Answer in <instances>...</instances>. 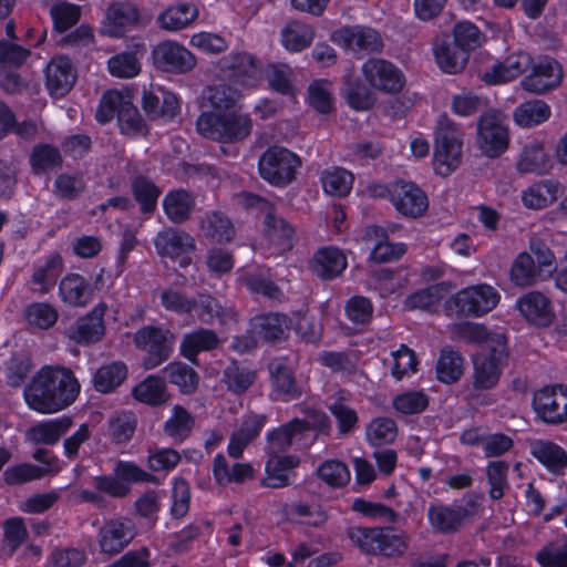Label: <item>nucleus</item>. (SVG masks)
I'll return each mask as SVG.
<instances>
[{"label":"nucleus","mask_w":567,"mask_h":567,"mask_svg":"<svg viewBox=\"0 0 567 567\" xmlns=\"http://www.w3.org/2000/svg\"><path fill=\"white\" fill-rule=\"evenodd\" d=\"M328 417L326 414L312 411L306 420L293 419L279 427L272 429L266 434V454L286 455L285 453L293 445L302 446L306 437L313 429H326Z\"/></svg>","instance_id":"nucleus-4"},{"label":"nucleus","mask_w":567,"mask_h":567,"mask_svg":"<svg viewBox=\"0 0 567 567\" xmlns=\"http://www.w3.org/2000/svg\"><path fill=\"white\" fill-rule=\"evenodd\" d=\"M300 159L285 147L268 148L259 158L258 169L260 176L269 184L282 187L289 184L296 174Z\"/></svg>","instance_id":"nucleus-10"},{"label":"nucleus","mask_w":567,"mask_h":567,"mask_svg":"<svg viewBox=\"0 0 567 567\" xmlns=\"http://www.w3.org/2000/svg\"><path fill=\"white\" fill-rule=\"evenodd\" d=\"M193 308L189 317L203 323H213L218 320L221 324L235 322L236 312L231 308H223L220 303L209 295L199 293L193 298Z\"/></svg>","instance_id":"nucleus-27"},{"label":"nucleus","mask_w":567,"mask_h":567,"mask_svg":"<svg viewBox=\"0 0 567 567\" xmlns=\"http://www.w3.org/2000/svg\"><path fill=\"white\" fill-rule=\"evenodd\" d=\"M266 422L267 416L265 414L245 416L239 429L230 436L227 447L228 455L233 458H239L248 444L259 435Z\"/></svg>","instance_id":"nucleus-32"},{"label":"nucleus","mask_w":567,"mask_h":567,"mask_svg":"<svg viewBox=\"0 0 567 567\" xmlns=\"http://www.w3.org/2000/svg\"><path fill=\"white\" fill-rule=\"evenodd\" d=\"M427 520L435 533L451 534L456 532L467 518V509L463 506L433 504L427 508Z\"/></svg>","instance_id":"nucleus-23"},{"label":"nucleus","mask_w":567,"mask_h":567,"mask_svg":"<svg viewBox=\"0 0 567 567\" xmlns=\"http://www.w3.org/2000/svg\"><path fill=\"white\" fill-rule=\"evenodd\" d=\"M265 466L266 476L261 481L265 487L280 488L289 484L287 472L298 464V460L291 455L267 454Z\"/></svg>","instance_id":"nucleus-39"},{"label":"nucleus","mask_w":567,"mask_h":567,"mask_svg":"<svg viewBox=\"0 0 567 567\" xmlns=\"http://www.w3.org/2000/svg\"><path fill=\"white\" fill-rule=\"evenodd\" d=\"M348 535L352 544L362 551L386 557L402 556L409 542L405 533H394L391 528L352 527Z\"/></svg>","instance_id":"nucleus-6"},{"label":"nucleus","mask_w":567,"mask_h":567,"mask_svg":"<svg viewBox=\"0 0 567 567\" xmlns=\"http://www.w3.org/2000/svg\"><path fill=\"white\" fill-rule=\"evenodd\" d=\"M508 130L497 112L484 113L477 122L476 144L484 155L494 158L508 147Z\"/></svg>","instance_id":"nucleus-13"},{"label":"nucleus","mask_w":567,"mask_h":567,"mask_svg":"<svg viewBox=\"0 0 567 567\" xmlns=\"http://www.w3.org/2000/svg\"><path fill=\"white\" fill-rule=\"evenodd\" d=\"M318 477L331 487H342L350 482L348 466L338 460H328L317 468Z\"/></svg>","instance_id":"nucleus-62"},{"label":"nucleus","mask_w":567,"mask_h":567,"mask_svg":"<svg viewBox=\"0 0 567 567\" xmlns=\"http://www.w3.org/2000/svg\"><path fill=\"white\" fill-rule=\"evenodd\" d=\"M331 40L333 43L354 54L379 53L383 49L380 33L370 27L350 25L336 30Z\"/></svg>","instance_id":"nucleus-14"},{"label":"nucleus","mask_w":567,"mask_h":567,"mask_svg":"<svg viewBox=\"0 0 567 567\" xmlns=\"http://www.w3.org/2000/svg\"><path fill=\"white\" fill-rule=\"evenodd\" d=\"M194 425V419L181 405H175L172 409V415L167 419L164 425L165 433L176 442L184 441L190 433Z\"/></svg>","instance_id":"nucleus-57"},{"label":"nucleus","mask_w":567,"mask_h":567,"mask_svg":"<svg viewBox=\"0 0 567 567\" xmlns=\"http://www.w3.org/2000/svg\"><path fill=\"white\" fill-rule=\"evenodd\" d=\"M250 332L260 341L278 340L284 337L289 327V320L280 313L256 316L250 320Z\"/></svg>","instance_id":"nucleus-38"},{"label":"nucleus","mask_w":567,"mask_h":567,"mask_svg":"<svg viewBox=\"0 0 567 567\" xmlns=\"http://www.w3.org/2000/svg\"><path fill=\"white\" fill-rule=\"evenodd\" d=\"M80 392V384L73 373L63 368H42L24 390L30 409L50 414L72 404Z\"/></svg>","instance_id":"nucleus-1"},{"label":"nucleus","mask_w":567,"mask_h":567,"mask_svg":"<svg viewBox=\"0 0 567 567\" xmlns=\"http://www.w3.org/2000/svg\"><path fill=\"white\" fill-rule=\"evenodd\" d=\"M28 530L21 517H12L3 523V550L12 556L27 542Z\"/></svg>","instance_id":"nucleus-63"},{"label":"nucleus","mask_w":567,"mask_h":567,"mask_svg":"<svg viewBox=\"0 0 567 567\" xmlns=\"http://www.w3.org/2000/svg\"><path fill=\"white\" fill-rule=\"evenodd\" d=\"M499 299L494 287L481 284L461 289L452 297L451 303L463 316L480 317L492 311Z\"/></svg>","instance_id":"nucleus-12"},{"label":"nucleus","mask_w":567,"mask_h":567,"mask_svg":"<svg viewBox=\"0 0 567 567\" xmlns=\"http://www.w3.org/2000/svg\"><path fill=\"white\" fill-rule=\"evenodd\" d=\"M396 435L398 426L390 417H375L365 429L367 440L373 446L391 444L394 442Z\"/></svg>","instance_id":"nucleus-56"},{"label":"nucleus","mask_w":567,"mask_h":567,"mask_svg":"<svg viewBox=\"0 0 567 567\" xmlns=\"http://www.w3.org/2000/svg\"><path fill=\"white\" fill-rule=\"evenodd\" d=\"M373 195L389 196L395 209L406 217H419L429 206L427 196L413 182L398 181L390 186L379 185L374 187Z\"/></svg>","instance_id":"nucleus-9"},{"label":"nucleus","mask_w":567,"mask_h":567,"mask_svg":"<svg viewBox=\"0 0 567 567\" xmlns=\"http://www.w3.org/2000/svg\"><path fill=\"white\" fill-rule=\"evenodd\" d=\"M321 183L323 190L337 197L348 195L352 188L353 175L341 167H331L321 173Z\"/></svg>","instance_id":"nucleus-50"},{"label":"nucleus","mask_w":567,"mask_h":567,"mask_svg":"<svg viewBox=\"0 0 567 567\" xmlns=\"http://www.w3.org/2000/svg\"><path fill=\"white\" fill-rule=\"evenodd\" d=\"M507 358L508 347L506 337H494L489 348H482L481 351L473 357L474 388L478 390L494 388L498 383Z\"/></svg>","instance_id":"nucleus-7"},{"label":"nucleus","mask_w":567,"mask_h":567,"mask_svg":"<svg viewBox=\"0 0 567 567\" xmlns=\"http://www.w3.org/2000/svg\"><path fill=\"white\" fill-rule=\"evenodd\" d=\"M265 234L269 243L276 246L278 251H285L292 247L293 229L272 212L266 215Z\"/></svg>","instance_id":"nucleus-46"},{"label":"nucleus","mask_w":567,"mask_h":567,"mask_svg":"<svg viewBox=\"0 0 567 567\" xmlns=\"http://www.w3.org/2000/svg\"><path fill=\"white\" fill-rule=\"evenodd\" d=\"M308 103L317 112L328 114L333 107L332 83L328 80H316L308 87Z\"/></svg>","instance_id":"nucleus-59"},{"label":"nucleus","mask_w":567,"mask_h":567,"mask_svg":"<svg viewBox=\"0 0 567 567\" xmlns=\"http://www.w3.org/2000/svg\"><path fill=\"white\" fill-rule=\"evenodd\" d=\"M540 271L536 268L533 257L527 252L519 254L511 268V280L517 287H529L537 282Z\"/></svg>","instance_id":"nucleus-52"},{"label":"nucleus","mask_w":567,"mask_h":567,"mask_svg":"<svg viewBox=\"0 0 567 567\" xmlns=\"http://www.w3.org/2000/svg\"><path fill=\"white\" fill-rule=\"evenodd\" d=\"M168 381L186 394L193 393L199 381L196 371L183 362H171L164 369Z\"/></svg>","instance_id":"nucleus-54"},{"label":"nucleus","mask_w":567,"mask_h":567,"mask_svg":"<svg viewBox=\"0 0 567 567\" xmlns=\"http://www.w3.org/2000/svg\"><path fill=\"white\" fill-rule=\"evenodd\" d=\"M280 37L285 49L290 52H300L313 41L315 30L309 24L293 20L282 28Z\"/></svg>","instance_id":"nucleus-41"},{"label":"nucleus","mask_w":567,"mask_h":567,"mask_svg":"<svg viewBox=\"0 0 567 567\" xmlns=\"http://www.w3.org/2000/svg\"><path fill=\"white\" fill-rule=\"evenodd\" d=\"M140 21L137 8L130 2H113L104 13L100 32L110 38H120L136 27Z\"/></svg>","instance_id":"nucleus-16"},{"label":"nucleus","mask_w":567,"mask_h":567,"mask_svg":"<svg viewBox=\"0 0 567 567\" xmlns=\"http://www.w3.org/2000/svg\"><path fill=\"white\" fill-rule=\"evenodd\" d=\"M196 128L205 138L220 143H237L251 133L252 122L248 114L237 111L203 112L196 121Z\"/></svg>","instance_id":"nucleus-3"},{"label":"nucleus","mask_w":567,"mask_h":567,"mask_svg":"<svg viewBox=\"0 0 567 567\" xmlns=\"http://www.w3.org/2000/svg\"><path fill=\"white\" fill-rule=\"evenodd\" d=\"M105 311V305L95 306L92 311L78 321L70 338L79 344H91L100 341L105 331L103 322Z\"/></svg>","instance_id":"nucleus-28"},{"label":"nucleus","mask_w":567,"mask_h":567,"mask_svg":"<svg viewBox=\"0 0 567 567\" xmlns=\"http://www.w3.org/2000/svg\"><path fill=\"white\" fill-rule=\"evenodd\" d=\"M153 60L157 68L176 73L188 72L196 64L193 53L174 40L159 42L153 49Z\"/></svg>","instance_id":"nucleus-15"},{"label":"nucleus","mask_w":567,"mask_h":567,"mask_svg":"<svg viewBox=\"0 0 567 567\" xmlns=\"http://www.w3.org/2000/svg\"><path fill=\"white\" fill-rule=\"evenodd\" d=\"M100 536L101 549L107 554H116L134 538L135 528L130 519H112L101 528Z\"/></svg>","instance_id":"nucleus-24"},{"label":"nucleus","mask_w":567,"mask_h":567,"mask_svg":"<svg viewBox=\"0 0 567 567\" xmlns=\"http://www.w3.org/2000/svg\"><path fill=\"white\" fill-rule=\"evenodd\" d=\"M551 115L550 107L540 100L519 104L514 111V121L520 127H532L546 122Z\"/></svg>","instance_id":"nucleus-44"},{"label":"nucleus","mask_w":567,"mask_h":567,"mask_svg":"<svg viewBox=\"0 0 567 567\" xmlns=\"http://www.w3.org/2000/svg\"><path fill=\"white\" fill-rule=\"evenodd\" d=\"M63 271V260L58 252L38 259L30 277V290L43 296L50 293Z\"/></svg>","instance_id":"nucleus-18"},{"label":"nucleus","mask_w":567,"mask_h":567,"mask_svg":"<svg viewBox=\"0 0 567 567\" xmlns=\"http://www.w3.org/2000/svg\"><path fill=\"white\" fill-rule=\"evenodd\" d=\"M563 192L564 187L559 182L543 179L526 187L520 198L526 208L539 210L554 204Z\"/></svg>","instance_id":"nucleus-25"},{"label":"nucleus","mask_w":567,"mask_h":567,"mask_svg":"<svg viewBox=\"0 0 567 567\" xmlns=\"http://www.w3.org/2000/svg\"><path fill=\"white\" fill-rule=\"evenodd\" d=\"M117 121L122 133L126 135H140L146 131L137 109L122 95V103L117 111Z\"/></svg>","instance_id":"nucleus-60"},{"label":"nucleus","mask_w":567,"mask_h":567,"mask_svg":"<svg viewBox=\"0 0 567 567\" xmlns=\"http://www.w3.org/2000/svg\"><path fill=\"white\" fill-rule=\"evenodd\" d=\"M175 339V334L164 327L145 326L138 329L133 341L137 349L147 352L143 367L151 370L166 361L173 352Z\"/></svg>","instance_id":"nucleus-8"},{"label":"nucleus","mask_w":567,"mask_h":567,"mask_svg":"<svg viewBox=\"0 0 567 567\" xmlns=\"http://www.w3.org/2000/svg\"><path fill=\"white\" fill-rule=\"evenodd\" d=\"M198 14L199 10L196 4L183 2L165 9L158 14L156 22L161 29L177 32L190 25Z\"/></svg>","instance_id":"nucleus-34"},{"label":"nucleus","mask_w":567,"mask_h":567,"mask_svg":"<svg viewBox=\"0 0 567 567\" xmlns=\"http://www.w3.org/2000/svg\"><path fill=\"white\" fill-rule=\"evenodd\" d=\"M364 82L384 94H396L405 85V76L393 62L382 58H369L361 65Z\"/></svg>","instance_id":"nucleus-11"},{"label":"nucleus","mask_w":567,"mask_h":567,"mask_svg":"<svg viewBox=\"0 0 567 567\" xmlns=\"http://www.w3.org/2000/svg\"><path fill=\"white\" fill-rule=\"evenodd\" d=\"M133 398L148 405H159L168 400L165 382L162 378L148 375L132 390Z\"/></svg>","instance_id":"nucleus-43"},{"label":"nucleus","mask_w":567,"mask_h":567,"mask_svg":"<svg viewBox=\"0 0 567 567\" xmlns=\"http://www.w3.org/2000/svg\"><path fill=\"white\" fill-rule=\"evenodd\" d=\"M47 87L52 96H64L76 81V72L68 56H54L45 70Z\"/></svg>","instance_id":"nucleus-21"},{"label":"nucleus","mask_w":567,"mask_h":567,"mask_svg":"<svg viewBox=\"0 0 567 567\" xmlns=\"http://www.w3.org/2000/svg\"><path fill=\"white\" fill-rule=\"evenodd\" d=\"M434 55L439 68L450 74L461 72L468 60L465 50L444 43L435 45Z\"/></svg>","instance_id":"nucleus-51"},{"label":"nucleus","mask_w":567,"mask_h":567,"mask_svg":"<svg viewBox=\"0 0 567 567\" xmlns=\"http://www.w3.org/2000/svg\"><path fill=\"white\" fill-rule=\"evenodd\" d=\"M142 106L151 118H162L166 122L176 115L179 102L174 93L156 87L144 92Z\"/></svg>","instance_id":"nucleus-26"},{"label":"nucleus","mask_w":567,"mask_h":567,"mask_svg":"<svg viewBox=\"0 0 567 567\" xmlns=\"http://www.w3.org/2000/svg\"><path fill=\"white\" fill-rule=\"evenodd\" d=\"M223 66L229 71L230 83L207 86L202 94L203 106L214 113L235 111L243 90L255 86L259 79V68L247 52L229 54L223 59Z\"/></svg>","instance_id":"nucleus-2"},{"label":"nucleus","mask_w":567,"mask_h":567,"mask_svg":"<svg viewBox=\"0 0 567 567\" xmlns=\"http://www.w3.org/2000/svg\"><path fill=\"white\" fill-rule=\"evenodd\" d=\"M218 346V337L213 330L198 329L186 333L181 342V353L189 361H195L199 352L209 351Z\"/></svg>","instance_id":"nucleus-42"},{"label":"nucleus","mask_w":567,"mask_h":567,"mask_svg":"<svg viewBox=\"0 0 567 567\" xmlns=\"http://www.w3.org/2000/svg\"><path fill=\"white\" fill-rule=\"evenodd\" d=\"M522 317L538 327L551 324L555 318L551 301L539 291H529L516 301Z\"/></svg>","instance_id":"nucleus-20"},{"label":"nucleus","mask_w":567,"mask_h":567,"mask_svg":"<svg viewBox=\"0 0 567 567\" xmlns=\"http://www.w3.org/2000/svg\"><path fill=\"white\" fill-rule=\"evenodd\" d=\"M463 133L449 117L441 116L435 130L433 165L441 176H449L462 161Z\"/></svg>","instance_id":"nucleus-5"},{"label":"nucleus","mask_w":567,"mask_h":567,"mask_svg":"<svg viewBox=\"0 0 567 567\" xmlns=\"http://www.w3.org/2000/svg\"><path fill=\"white\" fill-rule=\"evenodd\" d=\"M202 228L206 237L218 243L229 241L234 236L229 219L218 213L206 215L202 221Z\"/></svg>","instance_id":"nucleus-64"},{"label":"nucleus","mask_w":567,"mask_h":567,"mask_svg":"<svg viewBox=\"0 0 567 567\" xmlns=\"http://www.w3.org/2000/svg\"><path fill=\"white\" fill-rule=\"evenodd\" d=\"M213 474L219 485L226 486L231 483L241 484L245 481L252 478L255 470L249 463H234L233 474L229 475L225 467V456L223 454H217L213 463Z\"/></svg>","instance_id":"nucleus-47"},{"label":"nucleus","mask_w":567,"mask_h":567,"mask_svg":"<svg viewBox=\"0 0 567 567\" xmlns=\"http://www.w3.org/2000/svg\"><path fill=\"white\" fill-rule=\"evenodd\" d=\"M154 245L157 254L162 257L171 259L182 257V266L189 264L190 259L186 255L195 249V240L189 234L171 227L161 230L156 235Z\"/></svg>","instance_id":"nucleus-17"},{"label":"nucleus","mask_w":567,"mask_h":567,"mask_svg":"<svg viewBox=\"0 0 567 567\" xmlns=\"http://www.w3.org/2000/svg\"><path fill=\"white\" fill-rule=\"evenodd\" d=\"M59 296L69 306H85L91 299L90 285L78 274L66 275L59 284Z\"/></svg>","instance_id":"nucleus-40"},{"label":"nucleus","mask_w":567,"mask_h":567,"mask_svg":"<svg viewBox=\"0 0 567 567\" xmlns=\"http://www.w3.org/2000/svg\"><path fill=\"white\" fill-rule=\"evenodd\" d=\"M464 371L463 357L451 349H444L436 363L437 379L446 384L456 382Z\"/></svg>","instance_id":"nucleus-53"},{"label":"nucleus","mask_w":567,"mask_h":567,"mask_svg":"<svg viewBox=\"0 0 567 567\" xmlns=\"http://www.w3.org/2000/svg\"><path fill=\"white\" fill-rule=\"evenodd\" d=\"M532 56L523 51L507 55L503 61L493 63L483 74L482 80L487 84H502L509 82L532 66Z\"/></svg>","instance_id":"nucleus-19"},{"label":"nucleus","mask_w":567,"mask_h":567,"mask_svg":"<svg viewBox=\"0 0 567 567\" xmlns=\"http://www.w3.org/2000/svg\"><path fill=\"white\" fill-rule=\"evenodd\" d=\"M354 70L351 68L343 78L342 94L348 104L357 111L369 110L372 104V97L367 87L353 80Z\"/></svg>","instance_id":"nucleus-55"},{"label":"nucleus","mask_w":567,"mask_h":567,"mask_svg":"<svg viewBox=\"0 0 567 567\" xmlns=\"http://www.w3.org/2000/svg\"><path fill=\"white\" fill-rule=\"evenodd\" d=\"M346 255L336 247H323L318 249L310 266L312 271L321 279L330 280L340 276L347 268Z\"/></svg>","instance_id":"nucleus-29"},{"label":"nucleus","mask_w":567,"mask_h":567,"mask_svg":"<svg viewBox=\"0 0 567 567\" xmlns=\"http://www.w3.org/2000/svg\"><path fill=\"white\" fill-rule=\"evenodd\" d=\"M127 377V368L123 362L102 365L94 374L93 383L96 391L109 393L115 390Z\"/></svg>","instance_id":"nucleus-49"},{"label":"nucleus","mask_w":567,"mask_h":567,"mask_svg":"<svg viewBox=\"0 0 567 567\" xmlns=\"http://www.w3.org/2000/svg\"><path fill=\"white\" fill-rule=\"evenodd\" d=\"M384 364L390 370L391 375L400 381L411 377L416 371L417 360L413 350L405 344L390 353V358L384 360Z\"/></svg>","instance_id":"nucleus-48"},{"label":"nucleus","mask_w":567,"mask_h":567,"mask_svg":"<svg viewBox=\"0 0 567 567\" xmlns=\"http://www.w3.org/2000/svg\"><path fill=\"white\" fill-rule=\"evenodd\" d=\"M536 559L542 567H567V536L546 545L537 553Z\"/></svg>","instance_id":"nucleus-61"},{"label":"nucleus","mask_w":567,"mask_h":567,"mask_svg":"<svg viewBox=\"0 0 567 567\" xmlns=\"http://www.w3.org/2000/svg\"><path fill=\"white\" fill-rule=\"evenodd\" d=\"M553 163L550 155L539 141H530L526 143L518 156L516 168L524 174L543 175L549 172Z\"/></svg>","instance_id":"nucleus-30"},{"label":"nucleus","mask_w":567,"mask_h":567,"mask_svg":"<svg viewBox=\"0 0 567 567\" xmlns=\"http://www.w3.org/2000/svg\"><path fill=\"white\" fill-rule=\"evenodd\" d=\"M60 317L58 308L48 301H33L22 310V318L31 331H47L55 326Z\"/></svg>","instance_id":"nucleus-33"},{"label":"nucleus","mask_w":567,"mask_h":567,"mask_svg":"<svg viewBox=\"0 0 567 567\" xmlns=\"http://www.w3.org/2000/svg\"><path fill=\"white\" fill-rule=\"evenodd\" d=\"M362 240L367 245H374L370 254V259L380 264L398 259L406 249L404 244H392L388 241L383 229L377 226H368L364 229Z\"/></svg>","instance_id":"nucleus-31"},{"label":"nucleus","mask_w":567,"mask_h":567,"mask_svg":"<svg viewBox=\"0 0 567 567\" xmlns=\"http://www.w3.org/2000/svg\"><path fill=\"white\" fill-rule=\"evenodd\" d=\"M72 424V419L69 416L43 421L27 431V439L37 444L53 445L70 430Z\"/></svg>","instance_id":"nucleus-36"},{"label":"nucleus","mask_w":567,"mask_h":567,"mask_svg":"<svg viewBox=\"0 0 567 567\" xmlns=\"http://www.w3.org/2000/svg\"><path fill=\"white\" fill-rule=\"evenodd\" d=\"M563 78L559 63L551 58H542L534 66L529 76L522 81L524 90L543 93L557 86Z\"/></svg>","instance_id":"nucleus-22"},{"label":"nucleus","mask_w":567,"mask_h":567,"mask_svg":"<svg viewBox=\"0 0 567 567\" xmlns=\"http://www.w3.org/2000/svg\"><path fill=\"white\" fill-rule=\"evenodd\" d=\"M559 384L547 385L535 392L533 409L548 424H560Z\"/></svg>","instance_id":"nucleus-37"},{"label":"nucleus","mask_w":567,"mask_h":567,"mask_svg":"<svg viewBox=\"0 0 567 567\" xmlns=\"http://www.w3.org/2000/svg\"><path fill=\"white\" fill-rule=\"evenodd\" d=\"M532 455L548 471L563 475L567 471V452L556 443L538 440L530 445Z\"/></svg>","instance_id":"nucleus-35"},{"label":"nucleus","mask_w":567,"mask_h":567,"mask_svg":"<svg viewBox=\"0 0 567 567\" xmlns=\"http://www.w3.org/2000/svg\"><path fill=\"white\" fill-rule=\"evenodd\" d=\"M194 206L195 202L193 196L184 189H177L168 193L163 200L164 212L173 223H182L186 220Z\"/></svg>","instance_id":"nucleus-45"},{"label":"nucleus","mask_w":567,"mask_h":567,"mask_svg":"<svg viewBox=\"0 0 567 567\" xmlns=\"http://www.w3.org/2000/svg\"><path fill=\"white\" fill-rule=\"evenodd\" d=\"M271 385L277 399L290 400L299 395L292 372L284 365H271Z\"/></svg>","instance_id":"nucleus-58"}]
</instances>
